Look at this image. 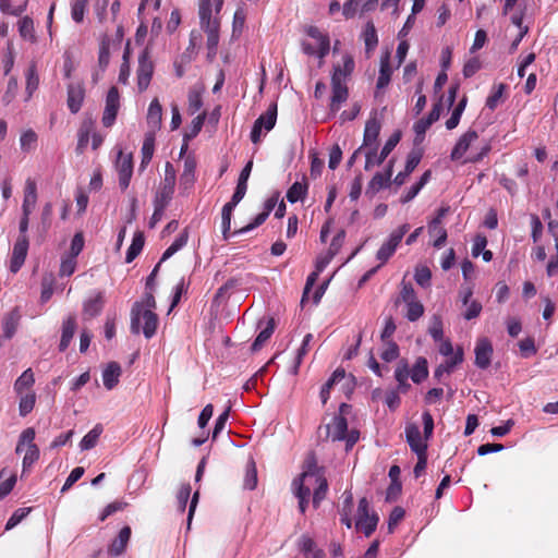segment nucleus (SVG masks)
Masks as SVG:
<instances>
[{
  "instance_id": "obj_1",
  "label": "nucleus",
  "mask_w": 558,
  "mask_h": 558,
  "mask_svg": "<svg viewBox=\"0 0 558 558\" xmlns=\"http://www.w3.org/2000/svg\"><path fill=\"white\" fill-rule=\"evenodd\" d=\"M156 300L151 292H146L141 301H136L131 310V332L138 335L143 331L145 338L150 339L156 335L158 316L153 312Z\"/></svg>"
},
{
  "instance_id": "obj_2",
  "label": "nucleus",
  "mask_w": 558,
  "mask_h": 558,
  "mask_svg": "<svg viewBox=\"0 0 558 558\" xmlns=\"http://www.w3.org/2000/svg\"><path fill=\"white\" fill-rule=\"evenodd\" d=\"M342 64H335L331 73V97L329 112L332 116L349 98L348 82L354 71L355 63L351 54H344Z\"/></svg>"
},
{
  "instance_id": "obj_3",
  "label": "nucleus",
  "mask_w": 558,
  "mask_h": 558,
  "mask_svg": "<svg viewBox=\"0 0 558 558\" xmlns=\"http://www.w3.org/2000/svg\"><path fill=\"white\" fill-rule=\"evenodd\" d=\"M35 436V429L33 427H27L21 433L19 437L15 452L20 454L25 450V454L22 461L23 473L28 471L34 465V463L38 461L40 456L39 448L34 442Z\"/></svg>"
},
{
  "instance_id": "obj_4",
  "label": "nucleus",
  "mask_w": 558,
  "mask_h": 558,
  "mask_svg": "<svg viewBox=\"0 0 558 558\" xmlns=\"http://www.w3.org/2000/svg\"><path fill=\"white\" fill-rule=\"evenodd\" d=\"M155 70L154 61L149 47H146L138 56V65L136 69L137 88L140 93L145 92L153 78Z\"/></svg>"
},
{
  "instance_id": "obj_5",
  "label": "nucleus",
  "mask_w": 558,
  "mask_h": 558,
  "mask_svg": "<svg viewBox=\"0 0 558 558\" xmlns=\"http://www.w3.org/2000/svg\"><path fill=\"white\" fill-rule=\"evenodd\" d=\"M410 230V226L404 223L398 229L393 230L389 235V239L383 243L376 253V258L380 262L379 266L385 265L389 258L395 254L397 247L401 243L405 233Z\"/></svg>"
},
{
  "instance_id": "obj_6",
  "label": "nucleus",
  "mask_w": 558,
  "mask_h": 558,
  "mask_svg": "<svg viewBox=\"0 0 558 558\" xmlns=\"http://www.w3.org/2000/svg\"><path fill=\"white\" fill-rule=\"evenodd\" d=\"M277 121V104L272 102L267 108L266 112L260 114L254 122L252 131H251V141L254 144L260 142L262 131L265 129L266 131H270L274 129Z\"/></svg>"
},
{
  "instance_id": "obj_7",
  "label": "nucleus",
  "mask_w": 558,
  "mask_h": 558,
  "mask_svg": "<svg viewBox=\"0 0 558 558\" xmlns=\"http://www.w3.org/2000/svg\"><path fill=\"white\" fill-rule=\"evenodd\" d=\"M120 109V94L116 86L109 88L106 97L105 110L101 122L104 126L110 128L114 124L118 111Z\"/></svg>"
},
{
  "instance_id": "obj_8",
  "label": "nucleus",
  "mask_w": 558,
  "mask_h": 558,
  "mask_svg": "<svg viewBox=\"0 0 558 558\" xmlns=\"http://www.w3.org/2000/svg\"><path fill=\"white\" fill-rule=\"evenodd\" d=\"M116 168L119 174V185L122 191H125L133 174V158L132 155H124L122 150L119 151L116 161Z\"/></svg>"
},
{
  "instance_id": "obj_9",
  "label": "nucleus",
  "mask_w": 558,
  "mask_h": 558,
  "mask_svg": "<svg viewBox=\"0 0 558 558\" xmlns=\"http://www.w3.org/2000/svg\"><path fill=\"white\" fill-rule=\"evenodd\" d=\"M28 238L27 236H19L12 251V256L10 260V270L13 274H16L21 267L23 266L27 252H28Z\"/></svg>"
},
{
  "instance_id": "obj_10",
  "label": "nucleus",
  "mask_w": 558,
  "mask_h": 558,
  "mask_svg": "<svg viewBox=\"0 0 558 558\" xmlns=\"http://www.w3.org/2000/svg\"><path fill=\"white\" fill-rule=\"evenodd\" d=\"M493 345L489 339L481 338L476 341L474 353H475V365L481 369H486L490 365L493 356Z\"/></svg>"
},
{
  "instance_id": "obj_11",
  "label": "nucleus",
  "mask_w": 558,
  "mask_h": 558,
  "mask_svg": "<svg viewBox=\"0 0 558 558\" xmlns=\"http://www.w3.org/2000/svg\"><path fill=\"white\" fill-rule=\"evenodd\" d=\"M405 438L409 444L411 450L416 453H425L427 452V440H423L421 436V432L417 425L408 424L405 426Z\"/></svg>"
},
{
  "instance_id": "obj_12",
  "label": "nucleus",
  "mask_w": 558,
  "mask_h": 558,
  "mask_svg": "<svg viewBox=\"0 0 558 558\" xmlns=\"http://www.w3.org/2000/svg\"><path fill=\"white\" fill-rule=\"evenodd\" d=\"M478 138V134L474 130L463 133L451 150L450 158L453 161L460 160L469 150L470 146Z\"/></svg>"
},
{
  "instance_id": "obj_13",
  "label": "nucleus",
  "mask_w": 558,
  "mask_h": 558,
  "mask_svg": "<svg viewBox=\"0 0 558 558\" xmlns=\"http://www.w3.org/2000/svg\"><path fill=\"white\" fill-rule=\"evenodd\" d=\"M85 98V88L83 84H69L68 86V108L72 113H77L83 105Z\"/></svg>"
},
{
  "instance_id": "obj_14",
  "label": "nucleus",
  "mask_w": 558,
  "mask_h": 558,
  "mask_svg": "<svg viewBox=\"0 0 558 558\" xmlns=\"http://www.w3.org/2000/svg\"><path fill=\"white\" fill-rule=\"evenodd\" d=\"M325 429L326 438H331L332 441H341L348 430L347 418L342 415H335L331 423L325 426Z\"/></svg>"
},
{
  "instance_id": "obj_15",
  "label": "nucleus",
  "mask_w": 558,
  "mask_h": 558,
  "mask_svg": "<svg viewBox=\"0 0 558 558\" xmlns=\"http://www.w3.org/2000/svg\"><path fill=\"white\" fill-rule=\"evenodd\" d=\"M298 549L305 558H325V551L317 548L316 542L308 534H302L296 543Z\"/></svg>"
},
{
  "instance_id": "obj_16",
  "label": "nucleus",
  "mask_w": 558,
  "mask_h": 558,
  "mask_svg": "<svg viewBox=\"0 0 558 558\" xmlns=\"http://www.w3.org/2000/svg\"><path fill=\"white\" fill-rule=\"evenodd\" d=\"M392 69L390 65V53L386 52L380 58L379 75L376 83L375 97L379 96V90L387 87L390 83Z\"/></svg>"
},
{
  "instance_id": "obj_17",
  "label": "nucleus",
  "mask_w": 558,
  "mask_h": 558,
  "mask_svg": "<svg viewBox=\"0 0 558 558\" xmlns=\"http://www.w3.org/2000/svg\"><path fill=\"white\" fill-rule=\"evenodd\" d=\"M380 132V123L376 118H371L365 123L363 148L378 147L377 140Z\"/></svg>"
},
{
  "instance_id": "obj_18",
  "label": "nucleus",
  "mask_w": 558,
  "mask_h": 558,
  "mask_svg": "<svg viewBox=\"0 0 558 558\" xmlns=\"http://www.w3.org/2000/svg\"><path fill=\"white\" fill-rule=\"evenodd\" d=\"M463 362V349L458 347L453 356L439 364L434 372V377L440 380L444 374H450L454 367Z\"/></svg>"
},
{
  "instance_id": "obj_19",
  "label": "nucleus",
  "mask_w": 558,
  "mask_h": 558,
  "mask_svg": "<svg viewBox=\"0 0 558 558\" xmlns=\"http://www.w3.org/2000/svg\"><path fill=\"white\" fill-rule=\"evenodd\" d=\"M37 203V185L36 182L28 179L25 183L24 199L22 211L24 216H31Z\"/></svg>"
},
{
  "instance_id": "obj_20",
  "label": "nucleus",
  "mask_w": 558,
  "mask_h": 558,
  "mask_svg": "<svg viewBox=\"0 0 558 558\" xmlns=\"http://www.w3.org/2000/svg\"><path fill=\"white\" fill-rule=\"evenodd\" d=\"M105 300L102 292H97L94 298H89L83 304L84 319H92L98 316L104 308Z\"/></svg>"
},
{
  "instance_id": "obj_21",
  "label": "nucleus",
  "mask_w": 558,
  "mask_h": 558,
  "mask_svg": "<svg viewBox=\"0 0 558 558\" xmlns=\"http://www.w3.org/2000/svg\"><path fill=\"white\" fill-rule=\"evenodd\" d=\"M75 330H76V318L74 315H70L62 323V333H61V339H60V343H59L60 352H64L69 348V345L73 339V336L75 333Z\"/></svg>"
},
{
  "instance_id": "obj_22",
  "label": "nucleus",
  "mask_w": 558,
  "mask_h": 558,
  "mask_svg": "<svg viewBox=\"0 0 558 558\" xmlns=\"http://www.w3.org/2000/svg\"><path fill=\"white\" fill-rule=\"evenodd\" d=\"M131 533L132 531L130 526L122 527L108 548L109 555L117 557L123 554L130 541Z\"/></svg>"
},
{
  "instance_id": "obj_23",
  "label": "nucleus",
  "mask_w": 558,
  "mask_h": 558,
  "mask_svg": "<svg viewBox=\"0 0 558 558\" xmlns=\"http://www.w3.org/2000/svg\"><path fill=\"white\" fill-rule=\"evenodd\" d=\"M95 129V121L92 118H86L82 121L77 133V146L76 150L82 154L88 145L89 136Z\"/></svg>"
},
{
  "instance_id": "obj_24",
  "label": "nucleus",
  "mask_w": 558,
  "mask_h": 558,
  "mask_svg": "<svg viewBox=\"0 0 558 558\" xmlns=\"http://www.w3.org/2000/svg\"><path fill=\"white\" fill-rule=\"evenodd\" d=\"M219 27H220V24L210 26V27H206V28H202L207 35L206 47H207V60L209 62H213L217 56V48H218V44H219Z\"/></svg>"
},
{
  "instance_id": "obj_25",
  "label": "nucleus",
  "mask_w": 558,
  "mask_h": 558,
  "mask_svg": "<svg viewBox=\"0 0 558 558\" xmlns=\"http://www.w3.org/2000/svg\"><path fill=\"white\" fill-rule=\"evenodd\" d=\"M310 472H302L292 482V489L296 498L310 499L312 480H308Z\"/></svg>"
},
{
  "instance_id": "obj_26",
  "label": "nucleus",
  "mask_w": 558,
  "mask_h": 558,
  "mask_svg": "<svg viewBox=\"0 0 558 558\" xmlns=\"http://www.w3.org/2000/svg\"><path fill=\"white\" fill-rule=\"evenodd\" d=\"M122 374V369L119 363L110 362L105 371L102 372L104 386L111 390L119 384V378Z\"/></svg>"
},
{
  "instance_id": "obj_27",
  "label": "nucleus",
  "mask_w": 558,
  "mask_h": 558,
  "mask_svg": "<svg viewBox=\"0 0 558 558\" xmlns=\"http://www.w3.org/2000/svg\"><path fill=\"white\" fill-rule=\"evenodd\" d=\"M362 38L365 44L366 57L369 58L378 45L377 31L372 21L365 24L364 31L362 33Z\"/></svg>"
},
{
  "instance_id": "obj_28",
  "label": "nucleus",
  "mask_w": 558,
  "mask_h": 558,
  "mask_svg": "<svg viewBox=\"0 0 558 558\" xmlns=\"http://www.w3.org/2000/svg\"><path fill=\"white\" fill-rule=\"evenodd\" d=\"M146 119L150 128L149 132L155 133L160 128L162 120V107L157 98L153 99L149 104Z\"/></svg>"
},
{
  "instance_id": "obj_29",
  "label": "nucleus",
  "mask_w": 558,
  "mask_h": 558,
  "mask_svg": "<svg viewBox=\"0 0 558 558\" xmlns=\"http://www.w3.org/2000/svg\"><path fill=\"white\" fill-rule=\"evenodd\" d=\"M21 314L19 307H14L3 318V338L11 339L20 324Z\"/></svg>"
},
{
  "instance_id": "obj_30",
  "label": "nucleus",
  "mask_w": 558,
  "mask_h": 558,
  "mask_svg": "<svg viewBox=\"0 0 558 558\" xmlns=\"http://www.w3.org/2000/svg\"><path fill=\"white\" fill-rule=\"evenodd\" d=\"M312 485H315L313 493V506L317 509L320 502L326 498L328 492V482L325 475H317L312 480Z\"/></svg>"
},
{
  "instance_id": "obj_31",
  "label": "nucleus",
  "mask_w": 558,
  "mask_h": 558,
  "mask_svg": "<svg viewBox=\"0 0 558 558\" xmlns=\"http://www.w3.org/2000/svg\"><path fill=\"white\" fill-rule=\"evenodd\" d=\"M35 384V377L32 368H27L14 383V391L17 396L25 392H32V387Z\"/></svg>"
},
{
  "instance_id": "obj_32",
  "label": "nucleus",
  "mask_w": 558,
  "mask_h": 558,
  "mask_svg": "<svg viewBox=\"0 0 558 558\" xmlns=\"http://www.w3.org/2000/svg\"><path fill=\"white\" fill-rule=\"evenodd\" d=\"M155 151V133L148 132L145 134V138L142 146V160L140 169L144 170L147 165L150 162L153 155Z\"/></svg>"
},
{
  "instance_id": "obj_33",
  "label": "nucleus",
  "mask_w": 558,
  "mask_h": 558,
  "mask_svg": "<svg viewBox=\"0 0 558 558\" xmlns=\"http://www.w3.org/2000/svg\"><path fill=\"white\" fill-rule=\"evenodd\" d=\"M199 22L201 28H206L210 26H215L220 24L218 19L211 17V0H201L199 1Z\"/></svg>"
},
{
  "instance_id": "obj_34",
  "label": "nucleus",
  "mask_w": 558,
  "mask_h": 558,
  "mask_svg": "<svg viewBox=\"0 0 558 558\" xmlns=\"http://www.w3.org/2000/svg\"><path fill=\"white\" fill-rule=\"evenodd\" d=\"M379 518L376 513L356 519L355 527L362 531L366 537H369L376 530Z\"/></svg>"
},
{
  "instance_id": "obj_35",
  "label": "nucleus",
  "mask_w": 558,
  "mask_h": 558,
  "mask_svg": "<svg viewBox=\"0 0 558 558\" xmlns=\"http://www.w3.org/2000/svg\"><path fill=\"white\" fill-rule=\"evenodd\" d=\"M19 34L24 39L32 44H35L37 41V37L35 34V27H34V21L29 16L22 17L19 23Z\"/></svg>"
},
{
  "instance_id": "obj_36",
  "label": "nucleus",
  "mask_w": 558,
  "mask_h": 558,
  "mask_svg": "<svg viewBox=\"0 0 558 558\" xmlns=\"http://www.w3.org/2000/svg\"><path fill=\"white\" fill-rule=\"evenodd\" d=\"M276 328V322L270 317L267 322L266 327L257 335L254 342L252 343L251 350L253 352L259 351L265 342L269 340Z\"/></svg>"
},
{
  "instance_id": "obj_37",
  "label": "nucleus",
  "mask_w": 558,
  "mask_h": 558,
  "mask_svg": "<svg viewBox=\"0 0 558 558\" xmlns=\"http://www.w3.org/2000/svg\"><path fill=\"white\" fill-rule=\"evenodd\" d=\"M390 183L388 175H385L383 172H376L372 180L368 182L365 194L373 197L380 190L387 187Z\"/></svg>"
},
{
  "instance_id": "obj_38",
  "label": "nucleus",
  "mask_w": 558,
  "mask_h": 558,
  "mask_svg": "<svg viewBox=\"0 0 558 558\" xmlns=\"http://www.w3.org/2000/svg\"><path fill=\"white\" fill-rule=\"evenodd\" d=\"M104 432V427L101 424H96L81 440L80 447L82 450H90L93 449L98 440L100 435Z\"/></svg>"
},
{
  "instance_id": "obj_39",
  "label": "nucleus",
  "mask_w": 558,
  "mask_h": 558,
  "mask_svg": "<svg viewBox=\"0 0 558 558\" xmlns=\"http://www.w3.org/2000/svg\"><path fill=\"white\" fill-rule=\"evenodd\" d=\"M145 243L144 233L138 231L134 234L131 245L125 255V262L132 263L142 252Z\"/></svg>"
},
{
  "instance_id": "obj_40",
  "label": "nucleus",
  "mask_w": 558,
  "mask_h": 558,
  "mask_svg": "<svg viewBox=\"0 0 558 558\" xmlns=\"http://www.w3.org/2000/svg\"><path fill=\"white\" fill-rule=\"evenodd\" d=\"M410 376L415 384H420L427 378L428 366L425 357L421 356L415 361V364L410 372Z\"/></svg>"
},
{
  "instance_id": "obj_41",
  "label": "nucleus",
  "mask_w": 558,
  "mask_h": 558,
  "mask_svg": "<svg viewBox=\"0 0 558 558\" xmlns=\"http://www.w3.org/2000/svg\"><path fill=\"white\" fill-rule=\"evenodd\" d=\"M39 85V76L37 73V66L36 63L33 62L29 64L27 71H26V93H27V99H29L34 92L38 88Z\"/></svg>"
},
{
  "instance_id": "obj_42",
  "label": "nucleus",
  "mask_w": 558,
  "mask_h": 558,
  "mask_svg": "<svg viewBox=\"0 0 558 558\" xmlns=\"http://www.w3.org/2000/svg\"><path fill=\"white\" fill-rule=\"evenodd\" d=\"M236 205L232 204L231 202H228L222 207L221 211V229H222V236L225 240H228L230 238V230H231V217L232 211L235 208Z\"/></svg>"
},
{
  "instance_id": "obj_43",
  "label": "nucleus",
  "mask_w": 558,
  "mask_h": 558,
  "mask_svg": "<svg viewBox=\"0 0 558 558\" xmlns=\"http://www.w3.org/2000/svg\"><path fill=\"white\" fill-rule=\"evenodd\" d=\"M308 184L306 182H294L287 192V199L292 204L302 201L306 196Z\"/></svg>"
},
{
  "instance_id": "obj_44",
  "label": "nucleus",
  "mask_w": 558,
  "mask_h": 558,
  "mask_svg": "<svg viewBox=\"0 0 558 558\" xmlns=\"http://www.w3.org/2000/svg\"><path fill=\"white\" fill-rule=\"evenodd\" d=\"M344 499L342 504V509L340 512V521L342 524H344L348 529L352 527V520H351V512L353 509V496L350 492L344 493Z\"/></svg>"
},
{
  "instance_id": "obj_45",
  "label": "nucleus",
  "mask_w": 558,
  "mask_h": 558,
  "mask_svg": "<svg viewBox=\"0 0 558 558\" xmlns=\"http://www.w3.org/2000/svg\"><path fill=\"white\" fill-rule=\"evenodd\" d=\"M507 88L505 83H499L493 86L490 95L486 99V107L490 110H495L500 104L504 93Z\"/></svg>"
},
{
  "instance_id": "obj_46",
  "label": "nucleus",
  "mask_w": 558,
  "mask_h": 558,
  "mask_svg": "<svg viewBox=\"0 0 558 558\" xmlns=\"http://www.w3.org/2000/svg\"><path fill=\"white\" fill-rule=\"evenodd\" d=\"M174 189L160 185L156 192L154 198V206L167 208L170 201L172 199Z\"/></svg>"
},
{
  "instance_id": "obj_47",
  "label": "nucleus",
  "mask_w": 558,
  "mask_h": 558,
  "mask_svg": "<svg viewBox=\"0 0 558 558\" xmlns=\"http://www.w3.org/2000/svg\"><path fill=\"white\" fill-rule=\"evenodd\" d=\"M19 397H20L19 412H20V415L24 417L33 411L35 403H36V395L34 391H32V392H25Z\"/></svg>"
},
{
  "instance_id": "obj_48",
  "label": "nucleus",
  "mask_w": 558,
  "mask_h": 558,
  "mask_svg": "<svg viewBox=\"0 0 558 558\" xmlns=\"http://www.w3.org/2000/svg\"><path fill=\"white\" fill-rule=\"evenodd\" d=\"M401 140V132L396 131L390 135V137L385 143L384 147L381 148L378 159L376 162H384L385 159L389 156V154L395 149V147L398 145V143Z\"/></svg>"
},
{
  "instance_id": "obj_49",
  "label": "nucleus",
  "mask_w": 558,
  "mask_h": 558,
  "mask_svg": "<svg viewBox=\"0 0 558 558\" xmlns=\"http://www.w3.org/2000/svg\"><path fill=\"white\" fill-rule=\"evenodd\" d=\"M37 134L32 129L26 130L21 134L20 145L21 149L25 153L34 150L37 146Z\"/></svg>"
},
{
  "instance_id": "obj_50",
  "label": "nucleus",
  "mask_w": 558,
  "mask_h": 558,
  "mask_svg": "<svg viewBox=\"0 0 558 558\" xmlns=\"http://www.w3.org/2000/svg\"><path fill=\"white\" fill-rule=\"evenodd\" d=\"M468 98L466 96H463L462 99L458 102V105L454 107L451 117L446 121V128L448 130H453L458 126L461 116L465 109Z\"/></svg>"
},
{
  "instance_id": "obj_51",
  "label": "nucleus",
  "mask_w": 558,
  "mask_h": 558,
  "mask_svg": "<svg viewBox=\"0 0 558 558\" xmlns=\"http://www.w3.org/2000/svg\"><path fill=\"white\" fill-rule=\"evenodd\" d=\"M203 107L202 93L195 88L190 89L187 95V112L195 114Z\"/></svg>"
},
{
  "instance_id": "obj_52",
  "label": "nucleus",
  "mask_w": 558,
  "mask_h": 558,
  "mask_svg": "<svg viewBox=\"0 0 558 558\" xmlns=\"http://www.w3.org/2000/svg\"><path fill=\"white\" fill-rule=\"evenodd\" d=\"M110 61V43L108 38H104L99 46L98 66L105 72Z\"/></svg>"
},
{
  "instance_id": "obj_53",
  "label": "nucleus",
  "mask_w": 558,
  "mask_h": 558,
  "mask_svg": "<svg viewBox=\"0 0 558 558\" xmlns=\"http://www.w3.org/2000/svg\"><path fill=\"white\" fill-rule=\"evenodd\" d=\"M191 485L190 483L182 484L177 493V504L178 509L181 513L185 511L189 498L191 496Z\"/></svg>"
},
{
  "instance_id": "obj_54",
  "label": "nucleus",
  "mask_w": 558,
  "mask_h": 558,
  "mask_svg": "<svg viewBox=\"0 0 558 558\" xmlns=\"http://www.w3.org/2000/svg\"><path fill=\"white\" fill-rule=\"evenodd\" d=\"M87 3L88 0H73L71 5V16L74 22H83Z\"/></svg>"
},
{
  "instance_id": "obj_55",
  "label": "nucleus",
  "mask_w": 558,
  "mask_h": 558,
  "mask_svg": "<svg viewBox=\"0 0 558 558\" xmlns=\"http://www.w3.org/2000/svg\"><path fill=\"white\" fill-rule=\"evenodd\" d=\"M424 314L423 304L416 300L407 303V314L405 317L410 322H416Z\"/></svg>"
},
{
  "instance_id": "obj_56",
  "label": "nucleus",
  "mask_w": 558,
  "mask_h": 558,
  "mask_svg": "<svg viewBox=\"0 0 558 558\" xmlns=\"http://www.w3.org/2000/svg\"><path fill=\"white\" fill-rule=\"evenodd\" d=\"M76 257L66 255L62 258L59 275L60 277H69L71 276L75 269H76Z\"/></svg>"
},
{
  "instance_id": "obj_57",
  "label": "nucleus",
  "mask_w": 558,
  "mask_h": 558,
  "mask_svg": "<svg viewBox=\"0 0 558 558\" xmlns=\"http://www.w3.org/2000/svg\"><path fill=\"white\" fill-rule=\"evenodd\" d=\"M414 279L416 283L423 288L429 287L432 279V271L428 267H417L415 269Z\"/></svg>"
},
{
  "instance_id": "obj_58",
  "label": "nucleus",
  "mask_w": 558,
  "mask_h": 558,
  "mask_svg": "<svg viewBox=\"0 0 558 558\" xmlns=\"http://www.w3.org/2000/svg\"><path fill=\"white\" fill-rule=\"evenodd\" d=\"M422 159V151L418 149H413L408 154L407 162H405V174H411L415 168L418 166Z\"/></svg>"
},
{
  "instance_id": "obj_59",
  "label": "nucleus",
  "mask_w": 558,
  "mask_h": 558,
  "mask_svg": "<svg viewBox=\"0 0 558 558\" xmlns=\"http://www.w3.org/2000/svg\"><path fill=\"white\" fill-rule=\"evenodd\" d=\"M405 515V511L402 507H395L388 519V531L389 533H392L395 531V527L403 520Z\"/></svg>"
},
{
  "instance_id": "obj_60",
  "label": "nucleus",
  "mask_w": 558,
  "mask_h": 558,
  "mask_svg": "<svg viewBox=\"0 0 558 558\" xmlns=\"http://www.w3.org/2000/svg\"><path fill=\"white\" fill-rule=\"evenodd\" d=\"M15 53L12 44H9L2 58V66L4 75H8L14 66Z\"/></svg>"
},
{
  "instance_id": "obj_61",
  "label": "nucleus",
  "mask_w": 558,
  "mask_h": 558,
  "mask_svg": "<svg viewBox=\"0 0 558 558\" xmlns=\"http://www.w3.org/2000/svg\"><path fill=\"white\" fill-rule=\"evenodd\" d=\"M31 512V508H19L9 518L5 530L9 531L16 526L28 513Z\"/></svg>"
},
{
  "instance_id": "obj_62",
  "label": "nucleus",
  "mask_w": 558,
  "mask_h": 558,
  "mask_svg": "<svg viewBox=\"0 0 558 558\" xmlns=\"http://www.w3.org/2000/svg\"><path fill=\"white\" fill-rule=\"evenodd\" d=\"M257 486V471L255 463L252 461L247 466L245 478H244V487L253 490Z\"/></svg>"
},
{
  "instance_id": "obj_63",
  "label": "nucleus",
  "mask_w": 558,
  "mask_h": 558,
  "mask_svg": "<svg viewBox=\"0 0 558 558\" xmlns=\"http://www.w3.org/2000/svg\"><path fill=\"white\" fill-rule=\"evenodd\" d=\"M84 472L85 470L82 466L74 468L65 480V483L61 488V493H65L70 489L84 475Z\"/></svg>"
},
{
  "instance_id": "obj_64",
  "label": "nucleus",
  "mask_w": 558,
  "mask_h": 558,
  "mask_svg": "<svg viewBox=\"0 0 558 558\" xmlns=\"http://www.w3.org/2000/svg\"><path fill=\"white\" fill-rule=\"evenodd\" d=\"M428 332L436 342L442 340V338H444L442 322L439 317H437V316L434 317L433 323L428 329Z\"/></svg>"
}]
</instances>
